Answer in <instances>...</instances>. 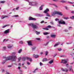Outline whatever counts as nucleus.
Returning a JSON list of instances; mask_svg holds the SVG:
<instances>
[{"mask_svg": "<svg viewBox=\"0 0 74 74\" xmlns=\"http://www.w3.org/2000/svg\"><path fill=\"white\" fill-rule=\"evenodd\" d=\"M69 31H68V30L65 29L64 30V32H67Z\"/></svg>", "mask_w": 74, "mask_h": 74, "instance_id": "37998d69", "label": "nucleus"}, {"mask_svg": "<svg viewBox=\"0 0 74 74\" xmlns=\"http://www.w3.org/2000/svg\"><path fill=\"white\" fill-rule=\"evenodd\" d=\"M58 15H60V16H62L63 15V14H62V13L61 12H59L58 11H57V14Z\"/></svg>", "mask_w": 74, "mask_h": 74, "instance_id": "f8f14e48", "label": "nucleus"}, {"mask_svg": "<svg viewBox=\"0 0 74 74\" xmlns=\"http://www.w3.org/2000/svg\"><path fill=\"white\" fill-rule=\"evenodd\" d=\"M51 37H52L53 38H55L56 37V35L55 34H51Z\"/></svg>", "mask_w": 74, "mask_h": 74, "instance_id": "a211bd4d", "label": "nucleus"}, {"mask_svg": "<svg viewBox=\"0 0 74 74\" xmlns=\"http://www.w3.org/2000/svg\"><path fill=\"white\" fill-rule=\"evenodd\" d=\"M61 70H62V71H65V70L63 68H61Z\"/></svg>", "mask_w": 74, "mask_h": 74, "instance_id": "09e8293b", "label": "nucleus"}, {"mask_svg": "<svg viewBox=\"0 0 74 74\" xmlns=\"http://www.w3.org/2000/svg\"><path fill=\"white\" fill-rule=\"evenodd\" d=\"M5 61H4L2 62V64H4L5 63Z\"/></svg>", "mask_w": 74, "mask_h": 74, "instance_id": "603ef678", "label": "nucleus"}, {"mask_svg": "<svg viewBox=\"0 0 74 74\" xmlns=\"http://www.w3.org/2000/svg\"><path fill=\"white\" fill-rule=\"evenodd\" d=\"M45 53V55L46 56H47L48 55V52L46 51Z\"/></svg>", "mask_w": 74, "mask_h": 74, "instance_id": "ea45409f", "label": "nucleus"}, {"mask_svg": "<svg viewBox=\"0 0 74 74\" xmlns=\"http://www.w3.org/2000/svg\"><path fill=\"white\" fill-rule=\"evenodd\" d=\"M7 41V40H6V39H4L3 40V42H4V41L6 42Z\"/></svg>", "mask_w": 74, "mask_h": 74, "instance_id": "13d9d810", "label": "nucleus"}, {"mask_svg": "<svg viewBox=\"0 0 74 74\" xmlns=\"http://www.w3.org/2000/svg\"><path fill=\"white\" fill-rule=\"evenodd\" d=\"M27 64L28 65H30V64L29 62H27Z\"/></svg>", "mask_w": 74, "mask_h": 74, "instance_id": "6e6d98bb", "label": "nucleus"}, {"mask_svg": "<svg viewBox=\"0 0 74 74\" xmlns=\"http://www.w3.org/2000/svg\"><path fill=\"white\" fill-rule=\"evenodd\" d=\"M35 32L36 34L37 35H39V34H40V32H38L37 31H35Z\"/></svg>", "mask_w": 74, "mask_h": 74, "instance_id": "6ab92c4d", "label": "nucleus"}, {"mask_svg": "<svg viewBox=\"0 0 74 74\" xmlns=\"http://www.w3.org/2000/svg\"><path fill=\"white\" fill-rule=\"evenodd\" d=\"M52 5H53L55 7H56V8H58V7L57 5H56L55 4H52Z\"/></svg>", "mask_w": 74, "mask_h": 74, "instance_id": "58836bf2", "label": "nucleus"}, {"mask_svg": "<svg viewBox=\"0 0 74 74\" xmlns=\"http://www.w3.org/2000/svg\"><path fill=\"white\" fill-rule=\"evenodd\" d=\"M57 50H58L59 51H62V49L60 48H58Z\"/></svg>", "mask_w": 74, "mask_h": 74, "instance_id": "f704fd0d", "label": "nucleus"}, {"mask_svg": "<svg viewBox=\"0 0 74 74\" xmlns=\"http://www.w3.org/2000/svg\"><path fill=\"white\" fill-rule=\"evenodd\" d=\"M43 29H44V30H49L48 28L47 27H46V28H43Z\"/></svg>", "mask_w": 74, "mask_h": 74, "instance_id": "bb28decb", "label": "nucleus"}, {"mask_svg": "<svg viewBox=\"0 0 74 74\" xmlns=\"http://www.w3.org/2000/svg\"><path fill=\"white\" fill-rule=\"evenodd\" d=\"M16 54V53L15 52H13L11 53L12 56H9L7 57H4V58L5 59L6 61L11 60L12 62H15L17 59V56H16V55H15Z\"/></svg>", "mask_w": 74, "mask_h": 74, "instance_id": "f257e3e1", "label": "nucleus"}, {"mask_svg": "<svg viewBox=\"0 0 74 74\" xmlns=\"http://www.w3.org/2000/svg\"><path fill=\"white\" fill-rule=\"evenodd\" d=\"M22 49H20L18 52V53H21V52H22Z\"/></svg>", "mask_w": 74, "mask_h": 74, "instance_id": "393cba45", "label": "nucleus"}, {"mask_svg": "<svg viewBox=\"0 0 74 74\" xmlns=\"http://www.w3.org/2000/svg\"><path fill=\"white\" fill-rule=\"evenodd\" d=\"M59 25H58V26H59V27H60V24L66 25V22L63 21V20H60V21H59Z\"/></svg>", "mask_w": 74, "mask_h": 74, "instance_id": "7ed1b4c3", "label": "nucleus"}, {"mask_svg": "<svg viewBox=\"0 0 74 74\" xmlns=\"http://www.w3.org/2000/svg\"><path fill=\"white\" fill-rule=\"evenodd\" d=\"M62 61L61 62V63H64L66 64L67 63V61H69V59H66V60H62Z\"/></svg>", "mask_w": 74, "mask_h": 74, "instance_id": "39448f33", "label": "nucleus"}, {"mask_svg": "<svg viewBox=\"0 0 74 74\" xmlns=\"http://www.w3.org/2000/svg\"><path fill=\"white\" fill-rule=\"evenodd\" d=\"M19 7H16V8L15 9V10H18V8H19Z\"/></svg>", "mask_w": 74, "mask_h": 74, "instance_id": "4d7b16f0", "label": "nucleus"}, {"mask_svg": "<svg viewBox=\"0 0 74 74\" xmlns=\"http://www.w3.org/2000/svg\"><path fill=\"white\" fill-rule=\"evenodd\" d=\"M12 18H14L15 17H18V15L13 16H12Z\"/></svg>", "mask_w": 74, "mask_h": 74, "instance_id": "c756f323", "label": "nucleus"}, {"mask_svg": "<svg viewBox=\"0 0 74 74\" xmlns=\"http://www.w3.org/2000/svg\"><path fill=\"white\" fill-rule=\"evenodd\" d=\"M21 59H22V58L21 57H20L19 58H18V61H20V60H21Z\"/></svg>", "mask_w": 74, "mask_h": 74, "instance_id": "e433bc0d", "label": "nucleus"}, {"mask_svg": "<svg viewBox=\"0 0 74 74\" xmlns=\"http://www.w3.org/2000/svg\"><path fill=\"white\" fill-rule=\"evenodd\" d=\"M29 21H36V19L35 18H33L32 17H29Z\"/></svg>", "mask_w": 74, "mask_h": 74, "instance_id": "6e6552de", "label": "nucleus"}, {"mask_svg": "<svg viewBox=\"0 0 74 74\" xmlns=\"http://www.w3.org/2000/svg\"><path fill=\"white\" fill-rule=\"evenodd\" d=\"M49 38V36H46V38Z\"/></svg>", "mask_w": 74, "mask_h": 74, "instance_id": "69168bd1", "label": "nucleus"}, {"mask_svg": "<svg viewBox=\"0 0 74 74\" xmlns=\"http://www.w3.org/2000/svg\"><path fill=\"white\" fill-rule=\"evenodd\" d=\"M55 21H59V19L58 18H56L55 19Z\"/></svg>", "mask_w": 74, "mask_h": 74, "instance_id": "4c0bfd02", "label": "nucleus"}, {"mask_svg": "<svg viewBox=\"0 0 74 74\" xmlns=\"http://www.w3.org/2000/svg\"><path fill=\"white\" fill-rule=\"evenodd\" d=\"M68 3H70V4H74V2H68Z\"/></svg>", "mask_w": 74, "mask_h": 74, "instance_id": "c03bdc74", "label": "nucleus"}, {"mask_svg": "<svg viewBox=\"0 0 74 74\" xmlns=\"http://www.w3.org/2000/svg\"><path fill=\"white\" fill-rule=\"evenodd\" d=\"M44 6V5H42L40 8V9H39L40 10H42V8H43L42 7H43Z\"/></svg>", "mask_w": 74, "mask_h": 74, "instance_id": "f3484780", "label": "nucleus"}, {"mask_svg": "<svg viewBox=\"0 0 74 74\" xmlns=\"http://www.w3.org/2000/svg\"><path fill=\"white\" fill-rule=\"evenodd\" d=\"M60 2L61 3H66V2L64 0H62L60 1Z\"/></svg>", "mask_w": 74, "mask_h": 74, "instance_id": "c9c22d12", "label": "nucleus"}, {"mask_svg": "<svg viewBox=\"0 0 74 74\" xmlns=\"http://www.w3.org/2000/svg\"><path fill=\"white\" fill-rule=\"evenodd\" d=\"M36 40H40V38H36Z\"/></svg>", "mask_w": 74, "mask_h": 74, "instance_id": "0e129e2a", "label": "nucleus"}, {"mask_svg": "<svg viewBox=\"0 0 74 74\" xmlns=\"http://www.w3.org/2000/svg\"><path fill=\"white\" fill-rule=\"evenodd\" d=\"M64 19H66V20L69 19V18H68V17H64Z\"/></svg>", "mask_w": 74, "mask_h": 74, "instance_id": "a18cd8bd", "label": "nucleus"}, {"mask_svg": "<svg viewBox=\"0 0 74 74\" xmlns=\"http://www.w3.org/2000/svg\"><path fill=\"white\" fill-rule=\"evenodd\" d=\"M47 14H46V16H49L50 17L51 16L49 15V14L48 13H46Z\"/></svg>", "mask_w": 74, "mask_h": 74, "instance_id": "473e14b6", "label": "nucleus"}, {"mask_svg": "<svg viewBox=\"0 0 74 74\" xmlns=\"http://www.w3.org/2000/svg\"><path fill=\"white\" fill-rule=\"evenodd\" d=\"M53 1H58V0H52Z\"/></svg>", "mask_w": 74, "mask_h": 74, "instance_id": "680f3d73", "label": "nucleus"}, {"mask_svg": "<svg viewBox=\"0 0 74 74\" xmlns=\"http://www.w3.org/2000/svg\"><path fill=\"white\" fill-rule=\"evenodd\" d=\"M5 18H8V16H2L1 17V19H4Z\"/></svg>", "mask_w": 74, "mask_h": 74, "instance_id": "ddd939ff", "label": "nucleus"}, {"mask_svg": "<svg viewBox=\"0 0 74 74\" xmlns=\"http://www.w3.org/2000/svg\"><path fill=\"white\" fill-rule=\"evenodd\" d=\"M53 62V60H52L50 61L49 62V64H52Z\"/></svg>", "mask_w": 74, "mask_h": 74, "instance_id": "a878e982", "label": "nucleus"}, {"mask_svg": "<svg viewBox=\"0 0 74 74\" xmlns=\"http://www.w3.org/2000/svg\"><path fill=\"white\" fill-rule=\"evenodd\" d=\"M5 3V1H0V3L1 4H4Z\"/></svg>", "mask_w": 74, "mask_h": 74, "instance_id": "5701e85b", "label": "nucleus"}, {"mask_svg": "<svg viewBox=\"0 0 74 74\" xmlns=\"http://www.w3.org/2000/svg\"><path fill=\"white\" fill-rule=\"evenodd\" d=\"M7 49L6 47L4 46L2 47V50L3 51H5V49Z\"/></svg>", "mask_w": 74, "mask_h": 74, "instance_id": "4be33fe9", "label": "nucleus"}, {"mask_svg": "<svg viewBox=\"0 0 74 74\" xmlns=\"http://www.w3.org/2000/svg\"><path fill=\"white\" fill-rule=\"evenodd\" d=\"M23 67H24V69H27V67H26V66H23Z\"/></svg>", "mask_w": 74, "mask_h": 74, "instance_id": "de8ad7c7", "label": "nucleus"}, {"mask_svg": "<svg viewBox=\"0 0 74 74\" xmlns=\"http://www.w3.org/2000/svg\"><path fill=\"white\" fill-rule=\"evenodd\" d=\"M57 13L58 11H54L51 13V15L52 16H54V15H55L56 14H57Z\"/></svg>", "mask_w": 74, "mask_h": 74, "instance_id": "423d86ee", "label": "nucleus"}, {"mask_svg": "<svg viewBox=\"0 0 74 74\" xmlns=\"http://www.w3.org/2000/svg\"><path fill=\"white\" fill-rule=\"evenodd\" d=\"M26 1H27L29 3V5L32 6H34L35 5V2H29V0H24Z\"/></svg>", "mask_w": 74, "mask_h": 74, "instance_id": "20e7f679", "label": "nucleus"}, {"mask_svg": "<svg viewBox=\"0 0 74 74\" xmlns=\"http://www.w3.org/2000/svg\"><path fill=\"white\" fill-rule=\"evenodd\" d=\"M44 35H47V34H48L49 33H48V32H43V33Z\"/></svg>", "mask_w": 74, "mask_h": 74, "instance_id": "c85d7f7f", "label": "nucleus"}, {"mask_svg": "<svg viewBox=\"0 0 74 74\" xmlns=\"http://www.w3.org/2000/svg\"><path fill=\"white\" fill-rule=\"evenodd\" d=\"M40 66H42V65H43V64L41 63V62H40Z\"/></svg>", "mask_w": 74, "mask_h": 74, "instance_id": "5fc2aeb1", "label": "nucleus"}, {"mask_svg": "<svg viewBox=\"0 0 74 74\" xmlns=\"http://www.w3.org/2000/svg\"><path fill=\"white\" fill-rule=\"evenodd\" d=\"M38 4V3L35 2L34 6H36V5H37Z\"/></svg>", "mask_w": 74, "mask_h": 74, "instance_id": "a19ab883", "label": "nucleus"}, {"mask_svg": "<svg viewBox=\"0 0 74 74\" xmlns=\"http://www.w3.org/2000/svg\"><path fill=\"white\" fill-rule=\"evenodd\" d=\"M38 70V68H36V69H35L34 71H33V73H35L36 72V71L37 70Z\"/></svg>", "mask_w": 74, "mask_h": 74, "instance_id": "dca6fc26", "label": "nucleus"}, {"mask_svg": "<svg viewBox=\"0 0 74 74\" xmlns=\"http://www.w3.org/2000/svg\"><path fill=\"white\" fill-rule=\"evenodd\" d=\"M65 8L66 10H68V8L66 6H65Z\"/></svg>", "mask_w": 74, "mask_h": 74, "instance_id": "e2e57ef3", "label": "nucleus"}, {"mask_svg": "<svg viewBox=\"0 0 74 74\" xmlns=\"http://www.w3.org/2000/svg\"><path fill=\"white\" fill-rule=\"evenodd\" d=\"M29 59V58L28 57H23L22 58V60L23 61H25L26 59L28 60Z\"/></svg>", "mask_w": 74, "mask_h": 74, "instance_id": "9b49d317", "label": "nucleus"}, {"mask_svg": "<svg viewBox=\"0 0 74 74\" xmlns=\"http://www.w3.org/2000/svg\"><path fill=\"white\" fill-rule=\"evenodd\" d=\"M70 18L72 19H74V16H72V17H70Z\"/></svg>", "mask_w": 74, "mask_h": 74, "instance_id": "79ce46f5", "label": "nucleus"}, {"mask_svg": "<svg viewBox=\"0 0 74 74\" xmlns=\"http://www.w3.org/2000/svg\"><path fill=\"white\" fill-rule=\"evenodd\" d=\"M49 42H47L46 43L44 44V45L45 46L47 45L49 43Z\"/></svg>", "mask_w": 74, "mask_h": 74, "instance_id": "7c9ffc66", "label": "nucleus"}, {"mask_svg": "<svg viewBox=\"0 0 74 74\" xmlns=\"http://www.w3.org/2000/svg\"><path fill=\"white\" fill-rule=\"evenodd\" d=\"M7 47L8 48H12V46H11V45H8L7 46Z\"/></svg>", "mask_w": 74, "mask_h": 74, "instance_id": "412c9836", "label": "nucleus"}, {"mask_svg": "<svg viewBox=\"0 0 74 74\" xmlns=\"http://www.w3.org/2000/svg\"><path fill=\"white\" fill-rule=\"evenodd\" d=\"M5 71L4 70L2 69V72H4Z\"/></svg>", "mask_w": 74, "mask_h": 74, "instance_id": "774afa93", "label": "nucleus"}, {"mask_svg": "<svg viewBox=\"0 0 74 74\" xmlns=\"http://www.w3.org/2000/svg\"><path fill=\"white\" fill-rule=\"evenodd\" d=\"M21 44H23V42L22 41H21L19 42Z\"/></svg>", "mask_w": 74, "mask_h": 74, "instance_id": "72a5a7b5", "label": "nucleus"}, {"mask_svg": "<svg viewBox=\"0 0 74 74\" xmlns=\"http://www.w3.org/2000/svg\"><path fill=\"white\" fill-rule=\"evenodd\" d=\"M47 27L48 28H50V27H51V25H48Z\"/></svg>", "mask_w": 74, "mask_h": 74, "instance_id": "8fccbe9b", "label": "nucleus"}, {"mask_svg": "<svg viewBox=\"0 0 74 74\" xmlns=\"http://www.w3.org/2000/svg\"><path fill=\"white\" fill-rule=\"evenodd\" d=\"M27 42L28 44V45H30L31 46H32L33 45L31 41H27Z\"/></svg>", "mask_w": 74, "mask_h": 74, "instance_id": "9d476101", "label": "nucleus"}, {"mask_svg": "<svg viewBox=\"0 0 74 74\" xmlns=\"http://www.w3.org/2000/svg\"><path fill=\"white\" fill-rule=\"evenodd\" d=\"M68 71V70L67 69H65V71H66V72H67V71Z\"/></svg>", "mask_w": 74, "mask_h": 74, "instance_id": "49530a36", "label": "nucleus"}, {"mask_svg": "<svg viewBox=\"0 0 74 74\" xmlns=\"http://www.w3.org/2000/svg\"><path fill=\"white\" fill-rule=\"evenodd\" d=\"M49 12V9L47 8L43 12L45 14H47V12Z\"/></svg>", "mask_w": 74, "mask_h": 74, "instance_id": "1a4fd4ad", "label": "nucleus"}, {"mask_svg": "<svg viewBox=\"0 0 74 74\" xmlns=\"http://www.w3.org/2000/svg\"><path fill=\"white\" fill-rule=\"evenodd\" d=\"M72 28V27H69V29L70 30V29H71Z\"/></svg>", "mask_w": 74, "mask_h": 74, "instance_id": "052dcab7", "label": "nucleus"}, {"mask_svg": "<svg viewBox=\"0 0 74 74\" xmlns=\"http://www.w3.org/2000/svg\"><path fill=\"white\" fill-rule=\"evenodd\" d=\"M28 59H29L30 62H32V59L30 58H29Z\"/></svg>", "mask_w": 74, "mask_h": 74, "instance_id": "3c124183", "label": "nucleus"}, {"mask_svg": "<svg viewBox=\"0 0 74 74\" xmlns=\"http://www.w3.org/2000/svg\"><path fill=\"white\" fill-rule=\"evenodd\" d=\"M39 56L38 55H35V54L33 55V57L35 58H37Z\"/></svg>", "mask_w": 74, "mask_h": 74, "instance_id": "4468645a", "label": "nucleus"}, {"mask_svg": "<svg viewBox=\"0 0 74 74\" xmlns=\"http://www.w3.org/2000/svg\"><path fill=\"white\" fill-rule=\"evenodd\" d=\"M59 44H60V42H58L57 43H56L55 45H54V47H57V46H58Z\"/></svg>", "mask_w": 74, "mask_h": 74, "instance_id": "2eb2a0df", "label": "nucleus"}, {"mask_svg": "<svg viewBox=\"0 0 74 74\" xmlns=\"http://www.w3.org/2000/svg\"><path fill=\"white\" fill-rule=\"evenodd\" d=\"M72 68H70L69 69V71H71L72 72H73V70H72Z\"/></svg>", "mask_w": 74, "mask_h": 74, "instance_id": "2f4dec72", "label": "nucleus"}, {"mask_svg": "<svg viewBox=\"0 0 74 74\" xmlns=\"http://www.w3.org/2000/svg\"><path fill=\"white\" fill-rule=\"evenodd\" d=\"M44 23V21H42L40 22V23Z\"/></svg>", "mask_w": 74, "mask_h": 74, "instance_id": "864d4df0", "label": "nucleus"}, {"mask_svg": "<svg viewBox=\"0 0 74 74\" xmlns=\"http://www.w3.org/2000/svg\"><path fill=\"white\" fill-rule=\"evenodd\" d=\"M10 26V25H4L3 26H2V28H5V27H7V26Z\"/></svg>", "mask_w": 74, "mask_h": 74, "instance_id": "b1692460", "label": "nucleus"}, {"mask_svg": "<svg viewBox=\"0 0 74 74\" xmlns=\"http://www.w3.org/2000/svg\"><path fill=\"white\" fill-rule=\"evenodd\" d=\"M12 66V65H8V67H11Z\"/></svg>", "mask_w": 74, "mask_h": 74, "instance_id": "bf43d9fd", "label": "nucleus"}, {"mask_svg": "<svg viewBox=\"0 0 74 74\" xmlns=\"http://www.w3.org/2000/svg\"><path fill=\"white\" fill-rule=\"evenodd\" d=\"M20 73H23V71L22 70H20Z\"/></svg>", "mask_w": 74, "mask_h": 74, "instance_id": "338daca9", "label": "nucleus"}, {"mask_svg": "<svg viewBox=\"0 0 74 74\" xmlns=\"http://www.w3.org/2000/svg\"><path fill=\"white\" fill-rule=\"evenodd\" d=\"M29 26H32V27L34 29H38V26H36V25L34 24L33 23H31L28 24Z\"/></svg>", "mask_w": 74, "mask_h": 74, "instance_id": "f03ea898", "label": "nucleus"}, {"mask_svg": "<svg viewBox=\"0 0 74 74\" xmlns=\"http://www.w3.org/2000/svg\"><path fill=\"white\" fill-rule=\"evenodd\" d=\"M36 48V47H32L31 49H32V51H34L35 50Z\"/></svg>", "mask_w": 74, "mask_h": 74, "instance_id": "aec40b11", "label": "nucleus"}, {"mask_svg": "<svg viewBox=\"0 0 74 74\" xmlns=\"http://www.w3.org/2000/svg\"><path fill=\"white\" fill-rule=\"evenodd\" d=\"M42 61L43 62H46V61H47V59L46 58H44Z\"/></svg>", "mask_w": 74, "mask_h": 74, "instance_id": "cd10ccee", "label": "nucleus"}, {"mask_svg": "<svg viewBox=\"0 0 74 74\" xmlns=\"http://www.w3.org/2000/svg\"><path fill=\"white\" fill-rule=\"evenodd\" d=\"M9 33H10V29H8L5 30L4 32V34H8Z\"/></svg>", "mask_w": 74, "mask_h": 74, "instance_id": "0eeeda50", "label": "nucleus"}]
</instances>
